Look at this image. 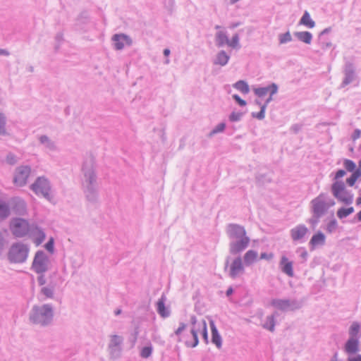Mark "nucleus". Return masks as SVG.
Masks as SVG:
<instances>
[{
	"mask_svg": "<svg viewBox=\"0 0 361 361\" xmlns=\"http://www.w3.org/2000/svg\"><path fill=\"white\" fill-rule=\"evenodd\" d=\"M216 41L220 46L227 44L228 43V39L227 36L222 32H219L216 35Z\"/></svg>",
	"mask_w": 361,
	"mask_h": 361,
	"instance_id": "nucleus-31",
	"label": "nucleus"
},
{
	"mask_svg": "<svg viewBox=\"0 0 361 361\" xmlns=\"http://www.w3.org/2000/svg\"><path fill=\"white\" fill-rule=\"evenodd\" d=\"M295 36L306 44H310L312 38L311 33L306 31L296 32Z\"/></svg>",
	"mask_w": 361,
	"mask_h": 361,
	"instance_id": "nucleus-23",
	"label": "nucleus"
},
{
	"mask_svg": "<svg viewBox=\"0 0 361 361\" xmlns=\"http://www.w3.org/2000/svg\"><path fill=\"white\" fill-rule=\"evenodd\" d=\"M335 204L334 200L327 202L324 194L322 193L311 201L312 213L314 217L319 218L324 215L329 208Z\"/></svg>",
	"mask_w": 361,
	"mask_h": 361,
	"instance_id": "nucleus-3",
	"label": "nucleus"
},
{
	"mask_svg": "<svg viewBox=\"0 0 361 361\" xmlns=\"http://www.w3.org/2000/svg\"><path fill=\"white\" fill-rule=\"evenodd\" d=\"M244 270L242 260L240 257H238L233 260L230 267V275L232 278L236 277V276L243 272Z\"/></svg>",
	"mask_w": 361,
	"mask_h": 361,
	"instance_id": "nucleus-16",
	"label": "nucleus"
},
{
	"mask_svg": "<svg viewBox=\"0 0 361 361\" xmlns=\"http://www.w3.org/2000/svg\"><path fill=\"white\" fill-rule=\"evenodd\" d=\"M164 54L166 56H169V55L170 54V50L169 49H165L164 51Z\"/></svg>",
	"mask_w": 361,
	"mask_h": 361,
	"instance_id": "nucleus-53",
	"label": "nucleus"
},
{
	"mask_svg": "<svg viewBox=\"0 0 361 361\" xmlns=\"http://www.w3.org/2000/svg\"><path fill=\"white\" fill-rule=\"evenodd\" d=\"M306 255H307V253H306V252H305V253L303 254V257H305V256H306Z\"/></svg>",
	"mask_w": 361,
	"mask_h": 361,
	"instance_id": "nucleus-58",
	"label": "nucleus"
},
{
	"mask_svg": "<svg viewBox=\"0 0 361 361\" xmlns=\"http://www.w3.org/2000/svg\"><path fill=\"white\" fill-rule=\"evenodd\" d=\"M242 116V114L239 112H232L231 114L229 116V119L231 121H237L240 119Z\"/></svg>",
	"mask_w": 361,
	"mask_h": 361,
	"instance_id": "nucleus-38",
	"label": "nucleus"
},
{
	"mask_svg": "<svg viewBox=\"0 0 361 361\" xmlns=\"http://www.w3.org/2000/svg\"><path fill=\"white\" fill-rule=\"evenodd\" d=\"M354 212L353 207H349V208H341L337 212V216L339 219H343L350 214H352Z\"/></svg>",
	"mask_w": 361,
	"mask_h": 361,
	"instance_id": "nucleus-29",
	"label": "nucleus"
},
{
	"mask_svg": "<svg viewBox=\"0 0 361 361\" xmlns=\"http://www.w3.org/2000/svg\"><path fill=\"white\" fill-rule=\"evenodd\" d=\"M234 87L244 94L249 92L248 85L243 80H239L234 85Z\"/></svg>",
	"mask_w": 361,
	"mask_h": 361,
	"instance_id": "nucleus-27",
	"label": "nucleus"
},
{
	"mask_svg": "<svg viewBox=\"0 0 361 361\" xmlns=\"http://www.w3.org/2000/svg\"><path fill=\"white\" fill-rule=\"evenodd\" d=\"M28 247L22 243H16L11 246L9 252V259L15 263H21L25 261L28 255Z\"/></svg>",
	"mask_w": 361,
	"mask_h": 361,
	"instance_id": "nucleus-4",
	"label": "nucleus"
},
{
	"mask_svg": "<svg viewBox=\"0 0 361 361\" xmlns=\"http://www.w3.org/2000/svg\"><path fill=\"white\" fill-rule=\"evenodd\" d=\"M41 291L47 298H52L53 296V291L49 288H43Z\"/></svg>",
	"mask_w": 361,
	"mask_h": 361,
	"instance_id": "nucleus-42",
	"label": "nucleus"
},
{
	"mask_svg": "<svg viewBox=\"0 0 361 361\" xmlns=\"http://www.w3.org/2000/svg\"><path fill=\"white\" fill-rule=\"evenodd\" d=\"M16 161V159L13 156L11 155V156H8L7 157V161L9 163V164H12L13 163L14 161Z\"/></svg>",
	"mask_w": 361,
	"mask_h": 361,
	"instance_id": "nucleus-52",
	"label": "nucleus"
},
{
	"mask_svg": "<svg viewBox=\"0 0 361 361\" xmlns=\"http://www.w3.org/2000/svg\"><path fill=\"white\" fill-rule=\"evenodd\" d=\"M228 61V56L224 52H220L216 59V63L224 66L227 63Z\"/></svg>",
	"mask_w": 361,
	"mask_h": 361,
	"instance_id": "nucleus-30",
	"label": "nucleus"
},
{
	"mask_svg": "<svg viewBox=\"0 0 361 361\" xmlns=\"http://www.w3.org/2000/svg\"><path fill=\"white\" fill-rule=\"evenodd\" d=\"M38 282H39V285H41V286H43L45 284L46 281H45L44 276L42 275V276H39Z\"/></svg>",
	"mask_w": 361,
	"mask_h": 361,
	"instance_id": "nucleus-51",
	"label": "nucleus"
},
{
	"mask_svg": "<svg viewBox=\"0 0 361 361\" xmlns=\"http://www.w3.org/2000/svg\"><path fill=\"white\" fill-rule=\"evenodd\" d=\"M186 325L181 324L176 331V334L180 337V341L185 343L188 347L194 348L198 344L197 331L193 326L188 332H185Z\"/></svg>",
	"mask_w": 361,
	"mask_h": 361,
	"instance_id": "nucleus-2",
	"label": "nucleus"
},
{
	"mask_svg": "<svg viewBox=\"0 0 361 361\" xmlns=\"http://www.w3.org/2000/svg\"><path fill=\"white\" fill-rule=\"evenodd\" d=\"M45 239V234L41 230L36 228L33 231V240L36 245H40Z\"/></svg>",
	"mask_w": 361,
	"mask_h": 361,
	"instance_id": "nucleus-21",
	"label": "nucleus"
},
{
	"mask_svg": "<svg viewBox=\"0 0 361 361\" xmlns=\"http://www.w3.org/2000/svg\"><path fill=\"white\" fill-rule=\"evenodd\" d=\"M361 176V171L357 169L355 171L350 178L346 179V183L350 186H353L357 179Z\"/></svg>",
	"mask_w": 361,
	"mask_h": 361,
	"instance_id": "nucleus-26",
	"label": "nucleus"
},
{
	"mask_svg": "<svg viewBox=\"0 0 361 361\" xmlns=\"http://www.w3.org/2000/svg\"><path fill=\"white\" fill-rule=\"evenodd\" d=\"M10 229L15 236L23 237L29 233L30 226L26 220L16 219L11 223Z\"/></svg>",
	"mask_w": 361,
	"mask_h": 361,
	"instance_id": "nucleus-7",
	"label": "nucleus"
},
{
	"mask_svg": "<svg viewBox=\"0 0 361 361\" xmlns=\"http://www.w3.org/2000/svg\"><path fill=\"white\" fill-rule=\"evenodd\" d=\"M152 349L151 347H145L142 349L140 355L144 358H147L152 354Z\"/></svg>",
	"mask_w": 361,
	"mask_h": 361,
	"instance_id": "nucleus-36",
	"label": "nucleus"
},
{
	"mask_svg": "<svg viewBox=\"0 0 361 361\" xmlns=\"http://www.w3.org/2000/svg\"><path fill=\"white\" fill-rule=\"evenodd\" d=\"M53 317L52 308L49 305L36 306L33 308L30 319L35 324H46Z\"/></svg>",
	"mask_w": 361,
	"mask_h": 361,
	"instance_id": "nucleus-1",
	"label": "nucleus"
},
{
	"mask_svg": "<svg viewBox=\"0 0 361 361\" xmlns=\"http://www.w3.org/2000/svg\"><path fill=\"white\" fill-rule=\"evenodd\" d=\"M233 293V288H229L227 291H226V295L228 296L231 295V294Z\"/></svg>",
	"mask_w": 361,
	"mask_h": 361,
	"instance_id": "nucleus-54",
	"label": "nucleus"
},
{
	"mask_svg": "<svg viewBox=\"0 0 361 361\" xmlns=\"http://www.w3.org/2000/svg\"><path fill=\"white\" fill-rule=\"evenodd\" d=\"M292 39L291 35L289 32L279 35V42L281 44H284L290 42Z\"/></svg>",
	"mask_w": 361,
	"mask_h": 361,
	"instance_id": "nucleus-34",
	"label": "nucleus"
},
{
	"mask_svg": "<svg viewBox=\"0 0 361 361\" xmlns=\"http://www.w3.org/2000/svg\"><path fill=\"white\" fill-rule=\"evenodd\" d=\"M212 334V343L216 345L218 348L221 347V337L218 333V331L213 322H210Z\"/></svg>",
	"mask_w": 361,
	"mask_h": 361,
	"instance_id": "nucleus-19",
	"label": "nucleus"
},
{
	"mask_svg": "<svg viewBox=\"0 0 361 361\" xmlns=\"http://www.w3.org/2000/svg\"><path fill=\"white\" fill-rule=\"evenodd\" d=\"M228 234L229 237L233 240L247 238L244 228L236 224H231L228 226Z\"/></svg>",
	"mask_w": 361,
	"mask_h": 361,
	"instance_id": "nucleus-12",
	"label": "nucleus"
},
{
	"mask_svg": "<svg viewBox=\"0 0 361 361\" xmlns=\"http://www.w3.org/2000/svg\"><path fill=\"white\" fill-rule=\"evenodd\" d=\"M344 350L349 356L357 354L360 350L359 338H349L344 345Z\"/></svg>",
	"mask_w": 361,
	"mask_h": 361,
	"instance_id": "nucleus-10",
	"label": "nucleus"
},
{
	"mask_svg": "<svg viewBox=\"0 0 361 361\" xmlns=\"http://www.w3.org/2000/svg\"><path fill=\"white\" fill-rule=\"evenodd\" d=\"M357 219L361 221V210L357 213Z\"/></svg>",
	"mask_w": 361,
	"mask_h": 361,
	"instance_id": "nucleus-55",
	"label": "nucleus"
},
{
	"mask_svg": "<svg viewBox=\"0 0 361 361\" xmlns=\"http://www.w3.org/2000/svg\"><path fill=\"white\" fill-rule=\"evenodd\" d=\"M360 135H361V131L360 130H358V129L355 130L354 131L353 135V140L358 139L360 137Z\"/></svg>",
	"mask_w": 361,
	"mask_h": 361,
	"instance_id": "nucleus-50",
	"label": "nucleus"
},
{
	"mask_svg": "<svg viewBox=\"0 0 361 361\" xmlns=\"http://www.w3.org/2000/svg\"><path fill=\"white\" fill-rule=\"evenodd\" d=\"M1 217L2 216H6L8 215V209L7 206L1 204Z\"/></svg>",
	"mask_w": 361,
	"mask_h": 361,
	"instance_id": "nucleus-46",
	"label": "nucleus"
},
{
	"mask_svg": "<svg viewBox=\"0 0 361 361\" xmlns=\"http://www.w3.org/2000/svg\"><path fill=\"white\" fill-rule=\"evenodd\" d=\"M360 329V325L358 322H354L352 323L349 328V335L350 338L355 337L359 338L358 334Z\"/></svg>",
	"mask_w": 361,
	"mask_h": 361,
	"instance_id": "nucleus-24",
	"label": "nucleus"
},
{
	"mask_svg": "<svg viewBox=\"0 0 361 361\" xmlns=\"http://www.w3.org/2000/svg\"><path fill=\"white\" fill-rule=\"evenodd\" d=\"M266 106L264 105L261 108L260 112L258 114L257 118L259 119H262L264 117V111H265Z\"/></svg>",
	"mask_w": 361,
	"mask_h": 361,
	"instance_id": "nucleus-49",
	"label": "nucleus"
},
{
	"mask_svg": "<svg viewBox=\"0 0 361 361\" xmlns=\"http://www.w3.org/2000/svg\"><path fill=\"white\" fill-rule=\"evenodd\" d=\"M30 168L27 166H20L16 169L14 175V183L17 186H23L27 183V179L30 175Z\"/></svg>",
	"mask_w": 361,
	"mask_h": 361,
	"instance_id": "nucleus-8",
	"label": "nucleus"
},
{
	"mask_svg": "<svg viewBox=\"0 0 361 361\" xmlns=\"http://www.w3.org/2000/svg\"><path fill=\"white\" fill-rule=\"evenodd\" d=\"M281 265L282 271L286 273L289 276H293V264L291 262H289L288 258L286 257H282L281 261Z\"/></svg>",
	"mask_w": 361,
	"mask_h": 361,
	"instance_id": "nucleus-18",
	"label": "nucleus"
},
{
	"mask_svg": "<svg viewBox=\"0 0 361 361\" xmlns=\"http://www.w3.org/2000/svg\"><path fill=\"white\" fill-rule=\"evenodd\" d=\"M343 164L347 171L350 172H354L355 171H356V165L353 161L350 159H345L344 161Z\"/></svg>",
	"mask_w": 361,
	"mask_h": 361,
	"instance_id": "nucleus-33",
	"label": "nucleus"
},
{
	"mask_svg": "<svg viewBox=\"0 0 361 361\" xmlns=\"http://www.w3.org/2000/svg\"><path fill=\"white\" fill-rule=\"evenodd\" d=\"M121 341H122L121 337L116 336V335H114L111 336L110 346L111 347L117 346L121 344Z\"/></svg>",
	"mask_w": 361,
	"mask_h": 361,
	"instance_id": "nucleus-35",
	"label": "nucleus"
},
{
	"mask_svg": "<svg viewBox=\"0 0 361 361\" xmlns=\"http://www.w3.org/2000/svg\"><path fill=\"white\" fill-rule=\"evenodd\" d=\"M359 168H360L359 170H361V160L359 161Z\"/></svg>",
	"mask_w": 361,
	"mask_h": 361,
	"instance_id": "nucleus-57",
	"label": "nucleus"
},
{
	"mask_svg": "<svg viewBox=\"0 0 361 361\" xmlns=\"http://www.w3.org/2000/svg\"><path fill=\"white\" fill-rule=\"evenodd\" d=\"M31 189L37 195L50 199L51 188L49 181L44 177H39L31 185Z\"/></svg>",
	"mask_w": 361,
	"mask_h": 361,
	"instance_id": "nucleus-6",
	"label": "nucleus"
},
{
	"mask_svg": "<svg viewBox=\"0 0 361 361\" xmlns=\"http://www.w3.org/2000/svg\"><path fill=\"white\" fill-rule=\"evenodd\" d=\"M334 196L340 202L350 204L353 201V195L345 189L343 182L336 181L331 186Z\"/></svg>",
	"mask_w": 361,
	"mask_h": 361,
	"instance_id": "nucleus-5",
	"label": "nucleus"
},
{
	"mask_svg": "<svg viewBox=\"0 0 361 361\" xmlns=\"http://www.w3.org/2000/svg\"><path fill=\"white\" fill-rule=\"evenodd\" d=\"M337 223L335 220H333L329 223L326 227V230L329 233H331L336 228Z\"/></svg>",
	"mask_w": 361,
	"mask_h": 361,
	"instance_id": "nucleus-40",
	"label": "nucleus"
},
{
	"mask_svg": "<svg viewBox=\"0 0 361 361\" xmlns=\"http://www.w3.org/2000/svg\"><path fill=\"white\" fill-rule=\"evenodd\" d=\"M308 229L304 225H299L291 229L290 235L293 240L302 239L307 233Z\"/></svg>",
	"mask_w": 361,
	"mask_h": 361,
	"instance_id": "nucleus-14",
	"label": "nucleus"
},
{
	"mask_svg": "<svg viewBox=\"0 0 361 361\" xmlns=\"http://www.w3.org/2000/svg\"><path fill=\"white\" fill-rule=\"evenodd\" d=\"M157 305V311L161 317H166L169 316V312L166 310L163 298H161V299H159L158 300Z\"/></svg>",
	"mask_w": 361,
	"mask_h": 361,
	"instance_id": "nucleus-25",
	"label": "nucleus"
},
{
	"mask_svg": "<svg viewBox=\"0 0 361 361\" xmlns=\"http://www.w3.org/2000/svg\"><path fill=\"white\" fill-rule=\"evenodd\" d=\"M257 259V253L253 250L247 251L244 255V260L245 264H251L256 262Z\"/></svg>",
	"mask_w": 361,
	"mask_h": 361,
	"instance_id": "nucleus-22",
	"label": "nucleus"
},
{
	"mask_svg": "<svg viewBox=\"0 0 361 361\" xmlns=\"http://www.w3.org/2000/svg\"><path fill=\"white\" fill-rule=\"evenodd\" d=\"M233 98L236 101V102L241 106H244L246 105V102L242 99L238 95L233 94Z\"/></svg>",
	"mask_w": 361,
	"mask_h": 361,
	"instance_id": "nucleus-43",
	"label": "nucleus"
},
{
	"mask_svg": "<svg viewBox=\"0 0 361 361\" xmlns=\"http://www.w3.org/2000/svg\"><path fill=\"white\" fill-rule=\"evenodd\" d=\"M235 241L232 242L230 245V252L232 254H238L245 250L250 242L249 238H243L239 239H234Z\"/></svg>",
	"mask_w": 361,
	"mask_h": 361,
	"instance_id": "nucleus-11",
	"label": "nucleus"
},
{
	"mask_svg": "<svg viewBox=\"0 0 361 361\" xmlns=\"http://www.w3.org/2000/svg\"><path fill=\"white\" fill-rule=\"evenodd\" d=\"M275 322L274 316H269L267 318V322L264 324V327L273 331L274 329Z\"/></svg>",
	"mask_w": 361,
	"mask_h": 361,
	"instance_id": "nucleus-32",
	"label": "nucleus"
},
{
	"mask_svg": "<svg viewBox=\"0 0 361 361\" xmlns=\"http://www.w3.org/2000/svg\"><path fill=\"white\" fill-rule=\"evenodd\" d=\"M326 237L324 233L319 231L312 237L310 245L312 249H314L317 246L322 245L324 244Z\"/></svg>",
	"mask_w": 361,
	"mask_h": 361,
	"instance_id": "nucleus-17",
	"label": "nucleus"
},
{
	"mask_svg": "<svg viewBox=\"0 0 361 361\" xmlns=\"http://www.w3.org/2000/svg\"><path fill=\"white\" fill-rule=\"evenodd\" d=\"M300 24L306 26L308 28H312L314 27L315 23L310 18V16L307 11H305L300 20Z\"/></svg>",
	"mask_w": 361,
	"mask_h": 361,
	"instance_id": "nucleus-20",
	"label": "nucleus"
},
{
	"mask_svg": "<svg viewBox=\"0 0 361 361\" xmlns=\"http://www.w3.org/2000/svg\"><path fill=\"white\" fill-rule=\"evenodd\" d=\"M347 361H361V355L355 354L348 356Z\"/></svg>",
	"mask_w": 361,
	"mask_h": 361,
	"instance_id": "nucleus-45",
	"label": "nucleus"
},
{
	"mask_svg": "<svg viewBox=\"0 0 361 361\" xmlns=\"http://www.w3.org/2000/svg\"><path fill=\"white\" fill-rule=\"evenodd\" d=\"M115 42V47L116 49H122L126 45H130L131 40L125 35H115L113 37Z\"/></svg>",
	"mask_w": 361,
	"mask_h": 361,
	"instance_id": "nucleus-15",
	"label": "nucleus"
},
{
	"mask_svg": "<svg viewBox=\"0 0 361 361\" xmlns=\"http://www.w3.org/2000/svg\"><path fill=\"white\" fill-rule=\"evenodd\" d=\"M47 258L44 253L39 251L36 253L32 262V268L37 273H43L47 270Z\"/></svg>",
	"mask_w": 361,
	"mask_h": 361,
	"instance_id": "nucleus-9",
	"label": "nucleus"
},
{
	"mask_svg": "<svg viewBox=\"0 0 361 361\" xmlns=\"http://www.w3.org/2000/svg\"><path fill=\"white\" fill-rule=\"evenodd\" d=\"M254 91L259 97H262L269 92L270 97L267 99V102H269L271 100V96L277 92V86L275 84H272L271 85L266 87L256 88Z\"/></svg>",
	"mask_w": 361,
	"mask_h": 361,
	"instance_id": "nucleus-13",
	"label": "nucleus"
},
{
	"mask_svg": "<svg viewBox=\"0 0 361 361\" xmlns=\"http://www.w3.org/2000/svg\"><path fill=\"white\" fill-rule=\"evenodd\" d=\"M271 304L281 310H286L290 306L289 301L283 300H274L271 302Z\"/></svg>",
	"mask_w": 361,
	"mask_h": 361,
	"instance_id": "nucleus-28",
	"label": "nucleus"
},
{
	"mask_svg": "<svg viewBox=\"0 0 361 361\" xmlns=\"http://www.w3.org/2000/svg\"><path fill=\"white\" fill-rule=\"evenodd\" d=\"M345 175V171L344 170H338L336 175H335V179H339L342 177H343Z\"/></svg>",
	"mask_w": 361,
	"mask_h": 361,
	"instance_id": "nucleus-47",
	"label": "nucleus"
},
{
	"mask_svg": "<svg viewBox=\"0 0 361 361\" xmlns=\"http://www.w3.org/2000/svg\"><path fill=\"white\" fill-rule=\"evenodd\" d=\"M226 125L224 123H219L216 126V128L211 132L210 135H214L217 133H220L224 131L225 129Z\"/></svg>",
	"mask_w": 361,
	"mask_h": 361,
	"instance_id": "nucleus-37",
	"label": "nucleus"
},
{
	"mask_svg": "<svg viewBox=\"0 0 361 361\" xmlns=\"http://www.w3.org/2000/svg\"><path fill=\"white\" fill-rule=\"evenodd\" d=\"M273 257V254H267V253H262L260 256V259H269Z\"/></svg>",
	"mask_w": 361,
	"mask_h": 361,
	"instance_id": "nucleus-48",
	"label": "nucleus"
},
{
	"mask_svg": "<svg viewBox=\"0 0 361 361\" xmlns=\"http://www.w3.org/2000/svg\"><path fill=\"white\" fill-rule=\"evenodd\" d=\"M238 44V36L235 35L233 37L231 40H228V43L227 44L228 46L232 47H235Z\"/></svg>",
	"mask_w": 361,
	"mask_h": 361,
	"instance_id": "nucleus-39",
	"label": "nucleus"
},
{
	"mask_svg": "<svg viewBox=\"0 0 361 361\" xmlns=\"http://www.w3.org/2000/svg\"><path fill=\"white\" fill-rule=\"evenodd\" d=\"M121 310H117L115 312V314H116V315H118V314H121Z\"/></svg>",
	"mask_w": 361,
	"mask_h": 361,
	"instance_id": "nucleus-56",
	"label": "nucleus"
},
{
	"mask_svg": "<svg viewBox=\"0 0 361 361\" xmlns=\"http://www.w3.org/2000/svg\"><path fill=\"white\" fill-rule=\"evenodd\" d=\"M202 336H203L204 339L206 341V342H207V338H208L207 329V324H206L205 322H203V323L202 324Z\"/></svg>",
	"mask_w": 361,
	"mask_h": 361,
	"instance_id": "nucleus-44",
	"label": "nucleus"
},
{
	"mask_svg": "<svg viewBox=\"0 0 361 361\" xmlns=\"http://www.w3.org/2000/svg\"><path fill=\"white\" fill-rule=\"evenodd\" d=\"M45 248L50 252L54 251V239L50 238L49 240L46 243Z\"/></svg>",
	"mask_w": 361,
	"mask_h": 361,
	"instance_id": "nucleus-41",
	"label": "nucleus"
}]
</instances>
